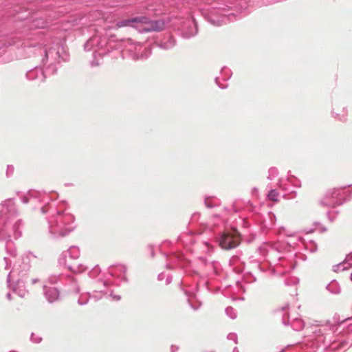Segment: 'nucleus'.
<instances>
[{"instance_id": "obj_4", "label": "nucleus", "mask_w": 352, "mask_h": 352, "mask_svg": "<svg viewBox=\"0 0 352 352\" xmlns=\"http://www.w3.org/2000/svg\"><path fill=\"white\" fill-rule=\"evenodd\" d=\"M268 197H269V198H270L271 200H272V201H278V199H277V198H276V197H277V194H276V192L274 190H272V191L269 193Z\"/></svg>"}, {"instance_id": "obj_1", "label": "nucleus", "mask_w": 352, "mask_h": 352, "mask_svg": "<svg viewBox=\"0 0 352 352\" xmlns=\"http://www.w3.org/2000/svg\"><path fill=\"white\" fill-rule=\"evenodd\" d=\"M240 243V233L236 229H232L230 232H226L223 234L219 244L222 248L229 250L236 248Z\"/></svg>"}, {"instance_id": "obj_3", "label": "nucleus", "mask_w": 352, "mask_h": 352, "mask_svg": "<svg viewBox=\"0 0 352 352\" xmlns=\"http://www.w3.org/2000/svg\"><path fill=\"white\" fill-rule=\"evenodd\" d=\"M131 19H127V20H124V21L118 22L116 24V26L118 28H122V27L131 25Z\"/></svg>"}, {"instance_id": "obj_5", "label": "nucleus", "mask_w": 352, "mask_h": 352, "mask_svg": "<svg viewBox=\"0 0 352 352\" xmlns=\"http://www.w3.org/2000/svg\"><path fill=\"white\" fill-rule=\"evenodd\" d=\"M157 23H158L156 22V23H155V26L152 25V28H153V30H160L162 29V25L160 26V27H158L157 26Z\"/></svg>"}, {"instance_id": "obj_2", "label": "nucleus", "mask_w": 352, "mask_h": 352, "mask_svg": "<svg viewBox=\"0 0 352 352\" xmlns=\"http://www.w3.org/2000/svg\"><path fill=\"white\" fill-rule=\"evenodd\" d=\"M131 21V23H145L147 21V19L144 16L141 17H135L133 19H130Z\"/></svg>"}]
</instances>
